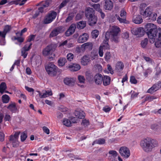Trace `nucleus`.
I'll use <instances>...</instances> for the list:
<instances>
[{
	"label": "nucleus",
	"instance_id": "obj_1",
	"mask_svg": "<svg viewBox=\"0 0 161 161\" xmlns=\"http://www.w3.org/2000/svg\"><path fill=\"white\" fill-rule=\"evenodd\" d=\"M145 28L148 31L147 34L150 42L151 43H155L156 47L159 48L161 47V29L157 28L155 25L152 23L147 24L145 26Z\"/></svg>",
	"mask_w": 161,
	"mask_h": 161
},
{
	"label": "nucleus",
	"instance_id": "obj_2",
	"mask_svg": "<svg viewBox=\"0 0 161 161\" xmlns=\"http://www.w3.org/2000/svg\"><path fill=\"white\" fill-rule=\"evenodd\" d=\"M158 145V142L154 139L150 137H147L142 140L140 146L145 152L151 151L153 149Z\"/></svg>",
	"mask_w": 161,
	"mask_h": 161
},
{
	"label": "nucleus",
	"instance_id": "obj_3",
	"mask_svg": "<svg viewBox=\"0 0 161 161\" xmlns=\"http://www.w3.org/2000/svg\"><path fill=\"white\" fill-rule=\"evenodd\" d=\"M120 31L119 28L117 26H113L110 27L109 32H107L105 34L106 41H108L109 38V35H110V39L112 41L117 43L119 41V34Z\"/></svg>",
	"mask_w": 161,
	"mask_h": 161
},
{
	"label": "nucleus",
	"instance_id": "obj_4",
	"mask_svg": "<svg viewBox=\"0 0 161 161\" xmlns=\"http://www.w3.org/2000/svg\"><path fill=\"white\" fill-rule=\"evenodd\" d=\"M55 50V48L53 45H48L43 49L42 51V54L45 57L52 55V53Z\"/></svg>",
	"mask_w": 161,
	"mask_h": 161
},
{
	"label": "nucleus",
	"instance_id": "obj_5",
	"mask_svg": "<svg viewBox=\"0 0 161 161\" xmlns=\"http://www.w3.org/2000/svg\"><path fill=\"white\" fill-rule=\"evenodd\" d=\"M119 153L121 156L125 158H128L130 155L129 149L125 146H123L120 148Z\"/></svg>",
	"mask_w": 161,
	"mask_h": 161
},
{
	"label": "nucleus",
	"instance_id": "obj_6",
	"mask_svg": "<svg viewBox=\"0 0 161 161\" xmlns=\"http://www.w3.org/2000/svg\"><path fill=\"white\" fill-rule=\"evenodd\" d=\"M57 14L56 12L54 11L50 12L45 17L44 23L45 24H49L51 23L55 19Z\"/></svg>",
	"mask_w": 161,
	"mask_h": 161
},
{
	"label": "nucleus",
	"instance_id": "obj_7",
	"mask_svg": "<svg viewBox=\"0 0 161 161\" xmlns=\"http://www.w3.org/2000/svg\"><path fill=\"white\" fill-rule=\"evenodd\" d=\"M105 42H103L100 46L99 48L98 53L99 56L102 57L103 55V50L108 49L109 48V46L108 44V42L106 41Z\"/></svg>",
	"mask_w": 161,
	"mask_h": 161
},
{
	"label": "nucleus",
	"instance_id": "obj_8",
	"mask_svg": "<svg viewBox=\"0 0 161 161\" xmlns=\"http://www.w3.org/2000/svg\"><path fill=\"white\" fill-rule=\"evenodd\" d=\"M76 81V78L75 77H66L64 80V84L69 86H74Z\"/></svg>",
	"mask_w": 161,
	"mask_h": 161
},
{
	"label": "nucleus",
	"instance_id": "obj_9",
	"mask_svg": "<svg viewBox=\"0 0 161 161\" xmlns=\"http://www.w3.org/2000/svg\"><path fill=\"white\" fill-rule=\"evenodd\" d=\"M161 86V83L158 82L154 84L151 88L149 89L147 92L149 93H153L158 90Z\"/></svg>",
	"mask_w": 161,
	"mask_h": 161
},
{
	"label": "nucleus",
	"instance_id": "obj_10",
	"mask_svg": "<svg viewBox=\"0 0 161 161\" xmlns=\"http://www.w3.org/2000/svg\"><path fill=\"white\" fill-rule=\"evenodd\" d=\"M116 18L119 21L120 23H126V19H121L119 15L117 14L112 15L108 17V20L110 22H113L115 21Z\"/></svg>",
	"mask_w": 161,
	"mask_h": 161
},
{
	"label": "nucleus",
	"instance_id": "obj_11",
	"mask_svg": "<svg viewBox=\"0 0 161 161\" xmlns=\"http://www.w3.org/2000/svg\"><path fill=\"white\" fill-rule=\"evenodd\" d=\"M93 47L92 42H88L83 44L81 47L80 49L82 51L85 50L90 51L92 50Z\"/></svg>",
	"mask_w": 161,
	"mask_h": 161
},
{
	"label": "nucleus",
	"instance_id": "obj_12",
	"mask_svg": "<svg viewBox=\"0 0 161 161\" xmlns=\"http://www.w3.org/2000/svg\"><path fill=\"white\" fill-rule=\"evenodd\" d=\"M113 4L110 0H105L103 8L105 10L110 11L113 8Z\"/></svg>",
	"mask_w": 161,
	"mask_h": 161
},
{
	"label": "nucleus",
	"instance_id": "obj_13",
	"mask_svg": "<svg viewBox=\"0 0 161 161\" xmlns=\"http://www.w3.org/2000/svg\"><path fill=\"white\" fill-rule=\"evenodd\" d=\"M88 19V24L92 26L96 24L97 21V18L94 14L91 15L87 17Z\"/></svg>",
	"mask_w": 161,
	"mask_h": 161
},
{
	"label": "nucleus",
	"instance_id": "obj_14",
	"mask_svg": "<svg viewBox=\"0 0 161 161\" xmlns=\"http://www.w3.org/2000/svg\"><path fill=\"white\" fill-rule=\"evenodd\" d=\"M152 12V8L150 7H148L145 10H142L140 13L144 17L146 18L149 16Z\"/></svg>",
	"mask_w": 161,
	"mask_h": 161
},
{
	"label": "nucleus",
	"instance_id": "obj_15",
	"mask_svg": "<svg viewBox=\"0 0 161 161\" xmlns=\"http://www.w3.org/2000/svg\"><path fill=\"white\" fill-rule=\"evenodd\" d=\"M131 32L134 35H138L139 36H141L143 34V29L142 27L133 28L131 30Z\"/></svg>",
	"mask_w": 161,
	"mask_h": 161
},
{
	"label": "nucleus",
	"instance_id": "obj_16",
	"mask_svg": "<svg viewBox=\"0 0 161 161\" xmlns=\"http://www.w3.org/2000/svg\"><path fill=\"white\" fill-rule=\"evenodd\" d=\"M45 68L46 70H56L58 69L57 67L52 62L46 64L45 65Z\"/></svg>",
	"mask_w": 161,
	"mask_h": 161
},
{
	"label": "nucleus",
	"instance_id": "obj_17",
	"mask_svg": "<svg viewBox=\"0 0 161 161\" xmlns=\"http://www.w3.org/2000/svg\"><path fill=\"white\" fill-rule=\"evenodd\" d=\"M103 76L101 74H96L94 77V80L95 83L97 85L102 84L103 81Z\"/></svg>",
	"mask_w": 161,
	"mask_h": 161
},
{
	"label": "nucleus",
	"instance_id": "obj_18",
	"mask_svg": "<svg viewBox=\"0 0 161 161\" xmlns=\"http://www.w3.org/2000/svg\"><path fill=\"white\" fill-rule=\"evenodd\" d=\"M68 68L71 70H78L80 69L81 67L78 64L71 63L68 65Z\"/></svg>",
	"mask_w": 161,
	"mask_h": 161
},
{
	"label": "nucleus",
	"instance_id": "obj_19",
	"mask_svg": "<svg viewBox=\"0 0 161 161\" xmlns=\"http://www.w3.org/2000/svg\"><path fill=\"white\" fill-rule=\"evenodd\" d=\"M89 38V36L87 33H84L79 37L78 42L79 43H82L86 41Z\"/></svg>",
	"mask_w": 161,
	"mask_h": 161
},
{
	"label": "nucleus",
	"instance_id": "obj_20",
	"mask_svg": "<svg viewBox=\"0 0 161 161\" xmlns=\"http://www.w3.org/2000/svg\"><path fill=\"white\" fill-rule=\"evenodd\" d=\"M42 94L40 91H37V92L38 93L39 96L41 98H45L49 96H52L53 93L51 90L45 91Z\"/></svg>",
	"mask_w": 161,
	"mask_h": 161
},
{
	"label": "nucleus",
	"instance_id": "obj_21",
	"mask_svg": "<svg viewBox=\"0 0 161 161\" xmlns=\"http://www.w3.org/2000/svg\"><path fill=\"white\" fill-rule=\"evenodd\" d=\"M7 108L10 111L13 113L15 112L17 110L15 103L13 102H11L9 103L8 106L7 107Z\"/></svg>",
	"mask_w": 161,
	"mask_h": 161
},
{
	"label": "nucleus",
	"instance_id": "obj_22",
	"mask_svg": "<svg viewBox=\"0 0 161 161\" xmlns=\"http://www.w3.org/2000/svg\"><path fill=\"white\" fill-rule=\"evenodd\" d=\"M75 28L76 26L75 24H72L65 32L66 36H69L73 34L75 31Z\"/></svg>",
	"mask_w": 161,
	"mask_h": 161
},
{
	"label": "nucleus",
	"instance_id": "obj_23",
	"mask_svg": "<svg viewBox=\"0 0 161 161\" xmlns=\"http://www.w3.org/2000/svg\"><path fill=\"white\" fill-rule=\"evenodd\" d=\"M111 81V78L107 75H104L103 77V84L104 86H107L109 85Z\"/></svg>",
	"mask_w": 161,
	"mask_h": 161
},
{
	"label": "nucleus",
	"instance_id": "obj_24",
	"mask_svg": "<svg viewBox=\"0 0 161 161\" xmlns=\"http://www.w3.org/2000/svg\"><path fill=\"white\" fill-rule=\"evenodd\" d=\"M90 61V60L89 58L87 56L85 55L82 58L81 62L82 65H87Z\"/></svg>",
	"mask_w": 161,
	"mask_h": 161
},
{
	"label": "nucleus",
	"instance_id": "obj_25",
	"mask_svg": "<svg viewBox=\"0 0 161 161\" xmlns=\"http://www.w3.org/2000/svg\"><path fill=\"white\" fill-rule=\"evenodd\" d=\"M75 115L77 118L82 119L84 118V113L82 111H75L74 113Z\"/></svg>",
	"mask_w": 161,
	"mask_h": 161
},
{
	"label": "nucleus",
	"instance_id": "obj_26",
	"mask_svg": "<svg viewBox=\"0 0 161 161\" xmlns=\"http://www.w3.org/2000/svg\"><path fill=\"white\" fill-rule=\"evenodd\" d=\"M133 21L136 24H139L142 22V19L141 16L139 15H137L134 17Z\"/></svg>",
	"mask_w": 161,
	"mask_h": 161
},
{
	"label": "nucleus",
	"instance_id": "obj_27",
	"mask_svg": "<svg viewBox=\"0 0 161 161\" xmlns=\"http://www.w3.org/2000/svg\"><path fill=\"white\" fill-rule=\"evenodd\" d=\"M10 143L12 144L13 147H16L19 145V142L18 139L15 138L14 137H13V138H10Z\"/></svg>",
	"mask_w": 161,
	"mask_h": 161
},
{
	"label": "nucleus",
	"instance_id": "obj_28",
	"mask_svg": "<svg viewBox=\"0 0 161 161\" xmlns=\"http://www.w3.org/2000/svg\"><path fill=\"white\" fill-rule=\"evenodd\" d=\"M94 10L93 9L90 8H87L85 10V15L86 17H88L91 16L94 14Z\"/></svg>",
	"mask_w": 161,
	"mask_h": 161
},
{
	"label": "nucleus",
	"instance_id": "obj_29",
	"mask_svg": "<svg viewBox=\"0 0 161 161\" xmlns=\"http://www.w3.org/2000/svg\"><path fill=\"white\" fill-rule=\"evenodd\" d=\"M60 33V30L58 28H56L52 31L50 34V37H53L56 36Z\"/></svg>",
	"mask_w": 161,
	"mask_h": 161
},
{
	"label": "nucleus",
	"instance_id": "obj_30",
	"mask_svg": "<svg viewBox=\"0 0 161 161\" xmlns=\"http://www.w3.org/2000/svg\"><path fill=\"white\" fill-rule=\"evenodd\" d=\"M7 88L6 83L4 82H2L0 85V92L2 94L3 93Z\"/></svg>",
	"mask_w": 161,
	"mask_h": 161
},
{
	"label": "nucleus",
	"instance_id": "obj_31",
	"mask_svg": "<svg viewBox=\"0 0 161 161\" xmlns=\"http://www.w3.org/2000/svg\"><path fill=\"white\" fill-rule=\"evenodd\" d=\"M86 26V23L85 21H80L77 23V27L80 29L84 28Z\"/></svg>",
	"mask_w": 161,
	"mask_h": 161
},
{
	"label": "nucleus",
	"instance_id": "obj_32",
	"mask_svg": "<svg viewBox=\"0 0 161 161\" xmlns=\"http://www.w3.org/2000/svg\"><path fill=\"white\" fill-rule=\"evenodd\" d=\"M66 62V60L65 58H60L58 61V65L59 66H62L64 65Z\"/></svg>",
	"mask_w": 161,
	"mask_h": 161
},
{
	"label": "nucleus",
	"instance_id": "obj_33",
	"mask_svg": "<svg viewBox=\"0 0 161 161\" xmlns=\"http://www.w3.org/2000/svg\"><path fill=\"white\" fill-rule=\"evenodd\" d=\"M62 122L63 124L66 126L69 127L71 126V121L69 119L66 118L64 119Z\"/></svg>",
	"mask_w": 161,
	"mask_h": 161
},
{
	"label": "nucleus",
	"instance_id": "obj_34",
	"mask_svg": "<svg viewBox=\"0 0 161 161\" xmlns=\"http://www.w3.org/2000/svg\"><path fill=\"white\" fill-rule=\"evenodd\" d=\"M109 154L110 155L109 156V158H116L118 153L115 151L111 150L109 151Z\"/></svg>",
	"mask_w": 161,
	"mask_h": 161
},
{
	"label": "nucleus",
	"instance_id": "obj_35",
	"mask_svg": "<svg viewBox=\"0 0 161 161\" xmlns=\"http://www.w3.org/2000/svg\"><path fill=\"white\" fill-rule=\"evenodd\" d=\"M116 68L117 70H122L123 69L124 65L121 62H118L116 64Z\"/></svg>",
	"mask_w": 161,
	"mask_h": 161
},
{
	"label": "nucleus",
	"instance_id": "obj_36",
	"mask_svg": "<svg viewBox=\"0 0 161 161\" xmlns=\"http://www.w3.org/2000/svg\"><path fill=\"white\" fill-rule=\"evenodd\" d=\"M2 100L3 103H7L9 102L10 97L8 95L5 94L2 96Z\"/></svg>",
	"mask_w": 161,
	"mask_h": 161
},
{
	"label": "nucleus",
	"instance_id": "obj_37",
	"mask_svg": "<svg viewBox=\"0 0 161 161\" xmlns=\"http://www.w3.org/2000/svg\"><path fill=\"white\" fill-rule=\"evenodd\" d=\"M148 40L147 38H145L144 40L142 41L141 42V45L143 48H146L147 43Z\"/></svg>",
	"mask_w": 161,
	"mask_h": 161
},
{
	"label": "nucleus",
	"instance_id": "obj_38",
	"mask_svg": "<svg viewBox=\"0 0 161 161\" xmlns=\"http://www.w3.org/2000/svg\"><path fill=\"white\" fill-rule=\"evenodd\" d=\"M99 34V31L96 30L93 31L91 33L92 37L94 38H96L98 36Z\"/></svg>",
	"mask_w": 161,
	"mask_h": 161
},
{
	"label": "nucleus",
	"instance_id": "obj_39",
	"mask_svg": "<svg viewBox=\"0 0 161 161\" xmlns=\"http://www.w3.org/2000/svg\"><path fill=\"white\" fill-rule=\"evenodd\" d=\"M150 19L152 21H155L157 18V14L155 13L151 12V14L149 16Z\"/></svg>",
	"mask_w": 161,
	"mask_h": 161
},
{
	"label": "nucleus",
	"instance_id": "obj_40",
	"mask_svg": "<svg viewBox=\"0 0 161 161\" xmlns=\"http://www.w3.org/2000/svg\"><path fill=\"white\" fill-rule=\"evenodd\" d=\"M78 79L79 82L81 83H84L85 82V79L84 76L81 75H79L78 76Z\"/></svg>",
	"mask_w": 161,
	"mask_h": 161
},
{
	"label": "nucleus",
	"instance_id": "obj_41",
	"mask_svg": "<svg viewBox=\"0 0 161 161\" xmlns=\"http://www.w3.org/2000/svg\"><path fill=\"white\" fill-rule=\"evenodd\" d=\"M104 58L106 61H109V60L111 58V55L110 53L109 52H107L105 54Z\"/></svg>",
	"mask_w": 161,
	"mask_h": 161
},
{
	"label": "nucleus",
	"instance_id": "obj_42",
	"mask_svg": "<svg viewBox=\"0 0 161 161\" xmlns=\"http://www.w3.org/2000/svg\"><path fill=\"white\" fill-rule=\"evenodd\" d=\"M105 140L103 138H100L95 140V142L97 144H103L105 143Z\"/></svg>",
	"mask_w": 161,
	"mask_h": 161
},
{
	"label": "nucleus",
	"instance_id": "obj_43",
	"mask_svg": "<svg viewBox=\"0 0 161 161\" xmlns=\"http://www.w3.org/2000/svg\"><path fill=\"white\" fill-rule=\"evenodd\" d=\"M27 137V133L25 132L22 133L21 134L20 139L22 142L24 141Z\"/></svg>",
	"mask_w": 161,
	"mask_h": 161
},
{
	"label": "nucleus",
	"instance_id": "obj_44",
	"mask_svg": "<svg viewBox=\"0 0 161 161\" xmlns=\"http://www.w3.org/2000/svg\"><path fill=\"white\" fill-rule=\"evenodd\" d=\"M74 57V54L71 53H69L67 54V58L68 61H70L73 60Z\"/></svg>",
	"mask_w": 161,
	"mask_h": 161
},
{
	"label": "nucleus",
	"instance_id": "obj_45",
	"mask_svg": "<svg viewBox=\"0 0 161 161\" xmlns=\"http://www.w3.org/2000/svg\"><path fill=\"white\" fill-rule=\"evenodd\" d=\"M92 6L98 12L102 10L100 8V5L99 4H94Z\"/></svg>",
	"mask_w": 161,
	"mask_h": 161
},
{
	"label": "nucleus",
	"instance_id": "obj_46",
	"mask_svg": "<svg viewBox=\"0 0 161 161\" xmlns=\"http://www.w3.org/2000/svg\"><path fill=\"white\" fill-rule=\"evenodd\" d=\"M11 29V27L10 26L7 25L5 26L3 31L5 33V34L6 35L7 33Z\"/></svg>",
	"mask_w": 161,
	"mask_h": 161
},
{
	"label": "nucleus",
	"instance_id": "obj_47",
	"mask_svg": "<svg viewBox=\"0 0 161 161\" xmlns=\"http://www.w3.org/2000/svg\"><path fill=\"white\" fill-rule=\"evenodd\" d=\"M48 75L51 76H56L57 74V71H47Z\"/></svg>",
	"mask_w": 161,
	"mask_h": 161
},
{
	"label": "nucleus",
	"instance_id": "obj_48",
	"mask_svg": "<svg viewBox=\"0 0 161 161\" xmlns=\"http://www.w3.org/2000/svg\"><path fill=\"white\" fill-rule=\"evenodd\" d=\"M126 13L125 10L123 9L121 10L120 11V17L122 18V19H125V18L126 17Z\"/></svg>",
	"mask_w": 161,
	"mask_h": 161
},
{
	"label": "nucleus",
	"instance_id": "obj_49",
	"mask_svg": "<svg viewBox=\"0 0 161 161\" xmlns=\"http://www.w3.org/2000/svg\"><path fill=\"white\" fill-rule=\"evenodd\" d=\"M32 43H29V44H26L22 48L23 49L25 50L26 51H28L29 50L31 47Z\"/></svg>",
	"mask_w": 161,
	"mask_h": 161
},
{
	"label": "nucleus",
	"instance_id": "obj_50",
	"mask_svg": "<svg viewBox=\"0 0 161 161\" xmlns=\"http://www.w3.org/2000/svg\"><path fill=\"white\" fill-rule=\"evenodd\" d=\"M70 0H64L59 5V8L60 9L65 6L66 5L67 3Z\"/></svg>",
	"mask_w": 161,
	"mask_h": 161
},
{
	"label": "nucleus",
	"instance_id": "obj_51",
	"mask_svg": "<svg viewBox=\"0 0 161 161\" xmlns=\"http://www.w3.org/2000/svg\"><path fill=\"white\" fill-rule=\"evenodd\" d=\"M39 4L40 6L42 7L43 8L47 7L49 6V3L46 2H42Z\"/></svg>",
	"mask_w": 161,
	"mask_h": 161
},
{
	"label": "nucleus",
	"instance_id": "obj_52",
	"mask_svg": "<svg viewBox=\"0 0 161 161\" xmlns=\"http://www.w3.org/2000/svg\"><path fill=\"white\" fill-rule=\"evenodd\" d=\"M74 17V15L72 14H69L66 19V22H69L71 21L73 19Z\"/></svg>",
	"mask_w": 161,
	"mask_h": 161
},
{
	"label": "nucleus",
	"instance_id": "obj_53",
	"mask_svg": "<svg viewBox=\"0 0 161 161\" xmlns=\"http://www.w3.org/2000/svg\"><path fill=\"white\" fill-rule=\"evenodd\" d=\"M84 15V12H81L77 14L76 16V18L77 19H81Z\"/></svg>",
	"mask_w": 161,
	"mask_h": 161
},
{
	"label": "nucleus",
	"instance_id": "obj_54",
	"mask_svg": "<svg viewBox=\"0 0 161 161\" xmlns=\"http://www.w3.org/2000/svg\"><path fill=\"white\" fill-rule=\"evenodd\" d=\"M156 98H157V97L154 96H148V97H146L145 100L146 101H151L153 100V99H156Z\"/></svg>",
	"mask_w": 161,
	"mask_h": 161
},
{
	"label": "nucleus",
	"instance_id": "obj_55",
	"mask_svg": "<svg viewBox=\"0 0 161 161\" xmlns=\"http://www.w3.org/2000/svg\"><path fill=\"white\" fill-rule=\"evenodd\" d=\"M21 1V0H14L12 1L9 2V3L10 5L13 4L18 5L19 4V2Z\"/></svg>",
	"mask_w": 161,
	"mask_h": 161
},
{
	"label": "nucleus",
	"instance_id": "obj_56",
	"mask_svg": "<svg viewBox=\"0 0 161 161\" xmlns=\"http://www.w3.org/2000/svg\"><path fill=\"white\" fill-rule=\"evenodd\" d=\"M27 31V29L26 28H24L23 29L21 30V32H18L16 33V35L17 36L20 35L22 36L23 33L26 32Z\"/></svg>",
	"mask_w": 161,
	"mask_h": 161
},
{
	"label": "nucleus",
	"instance_id": "obj_57",
	"mask_svg": "<svg viewBox=\"0 0 161 161\" xmlns=\"http://www.w3.org/2000/svg\"><path fill=\"white\" fill-rule=\"evenodd\" d=\"M11 119V117L10 115L6 114L4 117V120L5 121H10Z\"/></svg>",
	"mask_w": 161,
	"mask_h": 161
},
{
	"label": "nucleus",
	"instance_id": "obj_58",
	"mask_svg": "<svg viewBox=\"0 0 161 161\" xmlns=\"http://www.w3.org/2000/svg\"><path fill=\"white\" fill-rule=\"evenodd\" d=\"M42 130L43 131L47 134H49L50 133L49 129L46 126H43L42 127Z\"/></svg>",
	"mask_w": 161,
	"mask_h": 161
},
{
	"label": "nucleus",
	"instance_id": "obj_59",
	"mask_svg": "<svg viewBox=\"0 0 161 161\" xmlns=\"http://www.w3.org/2000/svg\"><path fill=\"white\" fill-rule=\"evenodd\" d=\"M26 51L23 49L21 50V56H23L24 58H25L27 56L28 53Z\"/></svg>",
	"mask_w": 161,
	"mask_h": 161
},
{
	"label": "nucleus",
	"instance_id": "obj_60",
	"mask_svg": "<svg viewBox=\"0 0 161 161\" xmlns=\"http://www.w3.org/2000/svg\"><path fill=\"white\" fill-rule=\"evenodd\" d=\"M130 81L131 83L136 84L137 80L134 76H131L130 78Z\"/></svg>",
	"mask_w": 161,
	"mask_h": 161
},
{
	"label": "nucleus",
	"instance_id": "obj_61",
	"mask_svg": "<svg viewBox=\"0 0 161 161\" xmlns=\"http://www.w3.org/2000/svg\"><path fill=\"white\" fill-rule=\"evenodd\" d=\"M94 69L98 70H101L102 69V66L99 64H97L94 66Z\"/></svg>",
	"mask_w": 161,
	"mask_h": 161
},
{
	"label": "nucleus",
	"instance_id": "obj_62",
	"mask_svg": "<svg viewBox=\"0 0 161 161\" xmlns=\"http://www.w3.org/2000/svg\"><path fill=\"white\" fill-rule=\"evenodd\" d=\"M14 40H17L18 42H22L24 41V39L21 37H14Z\"/></svg>",
	"mask_w": 161,
	"mask_h": 161
},
{
	"label": "nucleus",
	"instance_id": "obj_63",
	"mask_svg": "<svg viewBox=\"0 0 161 161\" xmlns=\"http://www.w3.org/2000/svg\"><path fill=\"white\" fill-rule=\"evenodd\" d=\"M67 42L68 41L67 40L62 42L59 43V46L61 47L63 46H67Z\"/></svg>",
	"mask_w": 161,
	"mask_h": 161
},
{
	"label": "nucleus",
	"instance_id": "obj_64",
	"mask_svg": "<svg viewBox=\"0 0 161 161\" xmlns=\"http://www.w3.org/2000/svg\"><path fill=\"white\" fill-rule=\"evenodd\" d=\"M111 109L109 107L107 106L104 107L103 108V110L106 112H109Z\"/></svg>",
	"mask_w": 161,
	"mask_h": 161
}]
</instances>
